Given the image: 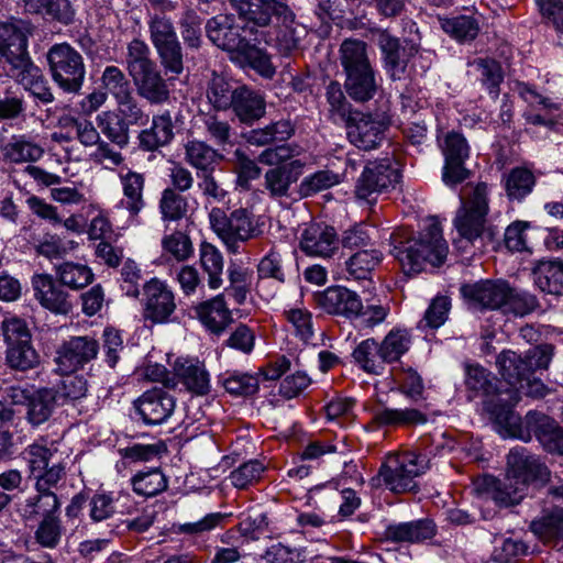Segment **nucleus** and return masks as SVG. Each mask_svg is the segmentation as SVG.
<instances>
[{
  "instance_id": "nucleus-61",
  "label": "nucleus",
  "mask_w": 563,
  "mask_h": 563,
  "mask_svg": "<svg viewBox=\"0 0 563 563\" xmlns=\"http://www.w3.org/2000/svg\"><path fill=\"white\" fill-rule=\"evenodd\" d=\"M150 38L155 48L178 41L170 19L161 13H150Z\"/></svg>"
},
{
  "instance_id": "nucleus-36",
  "label": "nucleus",
  "mask_w": 563,
  "mask_h": 563,
  "mask_svg": "<svg viewBox=\"0 0 563 563\" xmlns=\"http://www.w3.org/2000/svg\"><path fill=\"white\" fill-rule=\"evenodd\" d=\"M184 150L186 162L197 170V175L214 172L216 166L223 157L211 145L199 140L188 141L184 145Z\"/></svg>"
},
{
  "instance_id": "nucleus-34",
  "label": "nucleus",
  "mask_w": 563,
  "mask_h": 563,
  "mask_svg": "<svg viewBox=\"0 0 563 563\" xmlns=\"http://www.w3.org/2000/svg\"><path fill=\"white\" fill-rule=\"evenodd\" d=\"M2 156L11 163H33L44 155V148L29 135H12L1 147Z\"/></svg>"
},
{
  "instance_id": "nucleus-16",
  "label": "nucleus",
  "mask_w": 563,
  "mask_h": 563,
  "mask_svg": "<svg viewBox=\"0 0 563 563\" xmlns=\"http://www.w3.org/2000/svg\"><path fill=\"white\" fill-rule=\"evenodd\" d=\"M456 212L454 227L459 234L468 242H473L483 234L485 218L488 212L487 186L478 184L468 202L463 199Z\"/></svg>"
},
{
  "instance_id": "nucleus-49",
  "label": "nucleus",
  "mask_w": 563,
  "mask_h": 563,
  "mask_svg": "<svg viewBox=\"0 0 563 563\" xmlns=\"http://www.w3.org/2000/svg\"><path fill=\"white\" fill-rule=\"evenodd\" d=\"M325 99L329 106V118L334 123H345L353 111L357 110L346 100L340 82L330 81L325 88Z\"/></svg>"
},
{
  "instance_id": "nucleus-23",
  "label": "nucleus",
  "mask_w": 563,
  "mask_h": 563,
  "mask_svg": "<svg viewBox=\"0 0 563 563\" xmlns=\"http://www.w3.org/2000/svg\"><path fill=\"white\" fill-rule=\"evenodd\" d=\"M34 296L42 307L58 314H67L73 305L69 295L49 274H36L32 277Z\"/></svg>"
},
{
  "instance_id": "nucleus-15",
  "label": "nucleus",
  "mask_w": 563,
  "mask_h": 563,
  "mask_svg": "<svg viewBox=\"0 0 563 563\" xmlns=\"http://www.w3.org/2000/svg\"><path fill=\"white\" fill-rule=\"evenodd\" d=\"M439 146L444 156V184L452 187L466 180L471 173L464 164L470 157L471 148L465 136L460 132L449 131L439 139Z\"/></svg>"
},
{
  "instance_id": "nucleus-60",
  "label": "nucleus",
  "mask_w": 563,
  "mask_h": 563,
  "mask_svg": "<svg viewBox=\"0 0 563 563\" xmlns=\"http://www.w3.org/2000/svg\"><path fill=\"white\" fill-rule=\"evenodd\" d=\"M5 361L9 367L13 369L27 371L38 365L40 356L33 347L32 341H30L29 343L8 346Z\"/></svg>"
},
{
  "instance_id": "nucleus-55",
  "label": "nucleus",
  "mask_w": 563,
  "mask_h": 563,
  "mask_svg": "<svg viewBox=\"0 0 563 563\" xmlns=\"http://www.w3.org/2000/svg\"><path fill=\"white\" fill-rule=\"evenodd\" d=\"M156 63L151 57L150 46L141 38H133L126 45L125 66L130 76L147 69Z\"/></svg>"
},
{
  "instance_id": "nucleus-39",
  "label": "nucleus",
  "mask_w": 563,
  "mask_h": 563,
  "mask_svg": "<svg viewBox=\"0 0 563 563\" xmlns=\"http://www.w3.org/2000/svg\"><path fill=\"white\" fill-rule=\"evenodd\" d=\"M373 421L379 427H412L424 424L428 418L416 408H383L375 411Z\"/></svg>"
},
{
  "instance_id": "nucleus-3",
  "label": "nucleus",
  "mask_w": 563,
  "mask_h": 563,
  "mask_svg": "<svg viewBox=\"0 0 563 563\" xmlns=\"http://www.w3.org/2000/svg\"><path fill=\"white\" fill-rule=\"evenodd\" d=\"M339 55L347 96L358 103L373 99L379 89V80L369 59L367 44L361 40L345 38L340 45Z\"/></svg>"
},
{
  "instance_id": "nucleus-21",
  "label": "nucleus",
  "mask_w": 563,
  "mask_h": 563,
  "mask_svg": "<svg viewBox=\"0 0 563 563\" xmlns=\"http://www.w3.org/2000/svg\"><path fill=\"white\" fill-rule=\"evenodd\" d=\"M507 474L515 482L523 484L526 489L529 483L545 482L550 476L548 467L523 448L512 449L507 456Z\"/></svg>"
},
{
  "instance_id": "nucleus-59",
  "label": "nucleus",
  "mask_w": 563,
  "mask_h": 563,
  "mask_svg": "<svg viewBox=\"0 0 563 563\" xmlns=\"http://www.w3.org/2000/svg\"><path fill=\"white\" fill-rule=\"evenodd\" d=\"M54 455L55 451L38 442L27 445L21 452V457L29 468V476L32 478L53 462Z\"/></svg>"
},
{
  "instance_id": "nucleus-19",
  "label": "nucleus",
  "mask_w": 563,
  "mask_h": 563,
  "mask_svg": "<svg viewBox=\"0 0 563 563\" xmlns=\"http://www.w3.org/2000/svg\"><path fill=\"white\" fill-rule=\"evenodd\" d=\"M133 406L144 424L161 426L174 413L176 399L164 387H154L135 399Z\"/></svg>"
},
{
  "instance_id": "nucleus-62",
  "label": "nucleus",
  "mask_w": 563,
  "mask_h": 563,
  "mask_svg": "<svg viewBox=\"0 0 563 563\" xmlns=\"http://www.w3.org/2000/svg\"><path fill=\"white\" fill-rule=\"evenodd\" d=\"M442 30L456 41H471L478 34L477 21L472 16L459 15L441 20Z\"/></svg>"
},
{
  "instance_id": "nucleus-48",
  "label": "nucleus",
  "mask_w": 563,
  "mask_h": 563,
  "mask_svg": "<svg viewBox=\"0 0 563 563\" xmlns=\"http://www.w3.org/2000/svg\"><path fill=\"white\" fill-rule=\"evenodd\" d=\"M383 258L382 252L375 249L361 250L345 262L349 276L355 280L369 279L374 268Z\"/></svg>"
},
{
  "instance_id": "nucleus-26",
  "label": "nucleus",
  "mask_w": 563,
  "mask_h": 563,
  "mask_svg": "<svg viewBox=\"0 0 563 563\" xmlns=\"http://www.w3.org/2000/svg\"><path fill=\"white\" fill-rule=\"evenodd\" d=\"M174 375L194 395L205 396L210 391V375L197 358H178L174 364Z\"/></svg>"
},
{
  "instance_id": "nucleus-24",
  "label": "nucleus",
  "mask_w": 563,
  "mask_h": 563,
  "mask_svg": "<svg viewBox=\"0 0 563 563\" xmlns=\"http://www.w3.org/2000/svg\"><path fill=\"white\" fill-rule=\"evenodd\" d=\"M179 118V113L173 117L169 110L153 115L151 126L142 130L137 136L140 148L155 152L168 145L174 140V124L178 122Z\"/></svg>"
},
{
  "instance_id": "nucleus-47",
  "label": "nucleus",
  "mask_w": 563,
  "mask_h": 563,
  "mask_svg": "<svg viewBox=\"0 0 563 563\" xmlns=\"http://www.w3.org/2000/svg\"><path fill=\"white\" fill-rule=\"evenodd\" d=\"M239 85H233L222 76H213L208 82L206 97L216 111L230 110Z\"/></svg>"
},
{
  "instance_id": "nucleus-4",
  "label": "nucleus",
  "mask_w": 563,
  "mask_h": 563,
  "mask_svg": "<svg viewBox=\"0 0 563 563\" xmlns=\"http://www.w3.org/2000/svg\"><path fill=\"white\" fill-rule=\"evenodd\" d=\"M498 433L528 442L532 435L549 452L563 454V429L551 417L529 411L522 420L514 410L500 416Z\"/></svg>"
},
{
  "instance_id": "nucleus-13",
  "label": "nucleus",
  "mask_w": 563,
  "mask_h": 563,
  "mask_svg": "<svg viewBox=\"0 0 563 563\" xmlns=\"http://www.w3.org/2000/svg\"><path fill=\"white\" fill-rule=\"evenodd\" d=\"M31 33V24L22 20L0 23V54L10 65L9 74L30 67L27 37Z\"/></svg>"
},
{
  "instance_id": "nucleus-33",
  "label": "nucleus",
  "mask_w": 563,
  "mask_h": 563,
  "mask_svg": "<svg viewBox=\"0 0 563 563\" xmlns=\"http://www.w3.org/2000/svg\"><path fill=\"white\" fill-rule=\"evenodd\" d=\"M302 167L301 161L294 159L288 164L268 169L264 176L265 189L274 198L287 196L290 185L298 180Z\"/></svg>"
},
{
  "instance_id": "nucleus-29",
  "label": "nucleus",
  "mask_w": 563,
  "mask_h": 563,
  "mask_svg": "<svg viewBox=\"0 0 563 563\" xmlns=\"http://www.w3.org/2000/svg\"><path fill=\"white\" fill-rule=\"evenodd\" d=\"M119 180L122 188L123 198L119 206L125 209L131 221H136L140 212L145 208L143 191L145 187V176L141 173L128 169L119 174Z\"/></svg>"
},
{
  "instance_id": "nucleus-2",
  "label": "nucleus",
  "mask_w": 563,
  "mask_h": 563,
  "mask_svg": "<svg viewBox=\"0 0 563 563\" xmlns=\"http://www.w3.org/2000/svg\"><path fill=\"white\" fill-rule=\"evenodd\" d=\"M206 33L214 45L239 54L261 75L272 77L275 74L269 55L261 47L262 43L254 41V34H246L245 25L235 24L232 15L219 14L211 18L206 24Z\"/></svg>"
},
{
  "instance_id": "nucleus-8",
  "label": "nucleus",
  "mask_w": 563,
  "mask_h": 563,
  "mask_svg": "<svg viewBox=\"0 0 563 563\" xmlns=\"http://www.w3.org/2000/svg\"><path fill=\"white\" fill-rule=\"evenodd\" d=\"M46 57L56 85L67 93H78L86 77L81 54L68 43H58L49 47Z\"/></svg>"
},
{
  "instance_id": "nucleus-17",
  "label": "nucleus",
  "mask_w": 563,
  "mask_h": 563,
  "mask_svg": "<svg viewBox=\"0 0 563 563\" xmlns=\"http://www.w3.org/2000/svg\"><path fill=\"white\" fill-rule=\"evenodd\" d=\"M99 350V342L93 336H70L56 351L58 371L66 374L84 368L97 357Z\"/></svg>"
},
{
  "instance_id": "nucleus-54",
  "label": "nucleus",
  "mask_w": 563,
  "mask_h": 563,
  "mask_svg": "<svg viewBox=\"0 0 563 563\" xmlns=\"http://www.w3.org/2000/svg\"><path fill=\"white\" fill-rule=\"evenodd\" d=\"M386 364L400 360L411 346V335L406 329H393L379 343Z\"/></svg>"
},
{
  "instance_id": "nucleus-57",
  "label": "nucleus",
  "mask_w": 563,
  "mask_h": 563,
  "mask_svg": "<svg viewBox=\"0 0 563 563\" xmlns=\"http://www.w3.org/2000/svg\"><path fill=\"white\" fill-rule=\"evenodd\" d=\"M481 75V81L493 98L499 95V86L504 80L500 64L492 58H477L472 64Z\"/></svg>"
},
{
  "instance_id": "nucleus-42",
  "label": "nucleus",
  "mask_w": 563,
  "mask_h": 563,
  "mask_svg": "<svg viewBox=\"0 0 563 563\" xmlns=\"http://www.w3.org/2000/svg\"><path fill=\"white\" fill-rule=\"evenodd\" d=\"M352 356L355 363L366 373L380 375L386 365L380 344L375 339H366L358 343Z\"/></svg>"
},
{
  "instance_id": "nucleus-11",
  "label": "nucleus",
  "mask_w": 563,
  "mask_h": 563,
  "mask_svg": "<svg viewBox=\"0 0 563 563\" xmlns=\"http://www.w3.org/2000/svg\"><path fill=\"white\" fill-rule=\"evenodd\" d=\"M209 222L212 231L231 253H238L241 242L256 235L251 213L244 208L236 209L228 216L223 209L213 207L209 212Z\"/></svg>"
},
{
  "instance_id": "nucleus-51",
  "label": "nucleus",
  "mask_w": 563,
  "mask_h": 563,
  "mask_svg": "<svg viewBox=\"0 0 563 563\" xmlns=\"http://www.w3.org/2000/svg\"><path fill=\"white\" fill-rule=\"evenodd\" d=\"M539 308L538 298L521 289L512 288L510 285L507 289L501 312L512 314L515 317H525Z\"/></svg>"
},
{
  "instance_id": "nucleus-9",
  "label": "nucleus",
  "mask_w": 563,
  "mask_h": 563,
  "mask_svg": "<svg viewBox=\"0 0 563 563\" xmlns=\"http://www.w3.org/2000/svg\"><path fill=\"white\" fill-rule=\"evenodd\" d=\"M391 124L390 115L380 110L353 111L344 123L347 139L360 150L371 151L380 146Z\"/></svg>"
},
{
  "instance_id": "nucleus-27",
  "label": "nucleus",
  "mask_w": 563,
  "mask_h": 563,
  "mask_svg": "<svg viewBox=\"0 0 563 563\" xmlns=\"http://www.w3.org/2000/svg\"><path fill=\"white\" fill-rule=\"evenodd\" d=\"M230 110L241 123L252 125L265 115L266 100L260 91L240 85Z\"/></svg>"
},
{
  "instance_id": "nucleus-46",
  "label": "nucleus",
  "mask_w": 563,
  "mask_h": 563,
  "mask_svg": "<svg viewBox=\"0 0 563 563\" xmlns=\"http://www.w3.org/2000/svg\"><path fill=\"white\" fill-rule=\"evenodd\" d=\"M486 482L492 487L490 495L494 501L504 507L519 504L527 490L523 484L515 482L508 474L503 481L489 477Z\"/></svg>"
},
{
  "instance_id": "nucleus-37",
  "label": "nucleus",
  "mask_w": 563,
  "mask_h": 563,
  "mask_svg": "<svg viewBox=\"0 0 563 563\" xmlns=\"http://www.w3.org/2000/svg\"><path fill=\"white\" fill-rule=\"evenodd\" d=\"M9 76L24 86L38 102L47 104L54 101V95L47 80L33 62H30V67H25V70L21 68L9 74Z\"/></svg>"
},
{
  "instance_id": "nucleus-22",
  "label": "nucleus",
  "mask_w": 563,
  "mask_h": 563,
  "mask_svg": "<svg viewBox=\"0 0 563 563\" xmlns=\"http://www.w3.org/2000/svg\"><path fill=\"white\" fill-rule=\"evenodd\" d=\"M335 229L323 222L310 223L301 233L300 249L309 256L331 257L339 250Z\"/></svg>"
},
{
  "instance_id": "nucleus-6",
  "label": "nucleus",
  "mask_w": 563,
  "mask_h": 563,
  "mask_svg": "<svg viewBox=\"0 0 563 563\" xmlns=\"http://www.w3.org/2000/svg\"><path fill=\"white\" fill-rule=\"evenodd\" d=\"M554 346L552 344L537 345L525 353V356L511 350L503 351L496 360L497 369L503 379L509 385L506 389L523 386L527 377L537 369H547L552 361Z\"/></svg>"
},
{
  "instance_id": "nucleus-20",
  "label": "nucleus",
  "mask_w": 563,
  "mask_h": 563,
  "mask_svg": "<svg viewBox=\"0 0 563 563\" xmlns=\"http://www.w3.org/2000/svg\"><path fill=\"white\" fill-rule=\"evenodd\" d=\"M508 286L509 284L504 280H483L472 285H463L461 294L473 309L501 311Z\"/></svg>"
},
{
  "instance_id": "nucleus-44",
  "label": "nucleus",
  "mask_w": 563,
  "mask_h": 563,
  "mask_svg": "<svg viewBox=\"0 0 563 563\" xmlns=\"http://www.w3.org/2000/svg\"><path fill=\"white\" fill-rule=\"evenodd\" d=\"M130 482L133 492L145 498L157 496L168 487L167 477L157 467L137 472Z\"/></svg>"
},
{
  "instance_id": "nucleus-32",
  "label": "nucleus",
  "mask_w": 563,
  "mask_h": 563,
  "mask_svg": "<svg viewBox=\"0 0 563 563\" xmlns=\"http://www.w3.org/2000/svg\"><path fill=\"white\" fill-rule=\"evenodd\" d=\"M530 529L543 543L556 545L563 542V507L543 510L531 521Z\"/></svg>"
},
{
  "instance_id": "nucleus-1",
  "label": "nucleus",
  "mask_w": 563,
  "mask_h": 563,
  "mask_svg": "<svg viewBox=\"0 0 563 563\" xmlns=\"http://www.w3.org/2000/svg\"><path fill=\"white\" fill-rule=\"evenodd\" d=\"M390 240L391 254L406 274L419 273L426 264L442 265L449 252L440 223L434 218L426 221L418 235L400 229L390 235Z\"/></svg>"
},
{
  "instance_id": "nucleus-25",
  "label": "nucleus",
  "mask_w": 563,
  "mask_h": 563,
  "mask_svg": "<svg viewBox=\"0 0 563 563\" xmlns=\"http://www.w3.org/2000/svg\"><path fill=\"white\" fill-rule=\"evenodd\" d=\"M317 305L327 313L343 316L350 320L362 308L360 296L345 287H329L316 296Z\"/></svg>"
},
{
  "instance_id": "nucleus-38",
  "label": "nucleus",
  "mask_w": 563,
  "mask_h": 563,
  "mask_svg": "<svg viewBox=\"0 0 563 563\" xmlns=\"http://www.w3.org/2000/svg\"><path fill=\"white\" fill-rule=\"evenodd\" d=\"M290 14L289 21H286L283 16L276 18L279 26L275 38V47L285 56L297 51L301 40L307 34L306 27L296 21V14L291 8Z\"/></svg>"
},
{
  "instance_id": "nucleus-28",
  "label": "nucleus",
  "mask_w": 563,
  "mask_h": 563,
  "mask_svg": "<svg viewBox=\"0 0 563 563\" xmlns=\"http://www.w3.org/2000/svg\"><path fill=\"white\" fill-rule=\"evenodd\" d=\"M137 95L150 104H162L168 101L170 92L157 65L131 76Z\"/></svg>"
},
{
  "instance_id": "nucleus-12",
  "label": "nucleus",
  "mask_w": 563,
  "mask_h": 563,
  "mask_svg": "<svg viewBox=\"0 0 563 563\" xmlns=\"http://www.w3.org/2000/svg\"><path fill=\"white\" fill-rule=\"evenodd\" d=\"M377 46L382 54L383 67L394 81L406 77L411 58L419 55L420 59L427 60L428 57L420 53L419 44L411 40L401 41L386 30L377 33Z\"/></svg>"
},
{
  "instance_id": "nucleus-56",
  "label": "nucleus",
  "mask_w": 563,
  "mask_h": 563,
  "mask_svg": "<svg viewBox=\"0 0 563 563\" xmlns=\"http://www.w3.org/2000/svg\"><path fill=\"white\" fill-rule=\"evenodd\" d=\"M189 203L186 197L175 189L166 188L159 199V211L164 221H178L188 213Z\"/></svg>"
},
{
  "instance_id": "nucleus-18",
  "label": "nucleus",
  "mask_w": 563,
  "mask_h": 563,
  "mask_svg": "<svg viewBox=\"0 0 563 563\" xmlns=\"http://www.w3.org/2000/svg\"><path fill=\"white\" fill-rule=\"evenodd\" d=\"M399 178L400 174L390 159L369 162L357 179L355 195L358 199L371 201L372 196L395 187Z\"/></svg>"
},
{
  "instance_id": "nucleus-35",
  "label": "nucleus",
  "mask_w": 563,
  "mask_h": 563,
  "mask_svg": "<svg viewBox=\"0 0 563 563\" xmlns=\"http://www.w3.org/2000/svg\"><path fill=\"white\" fill-rule=\"evenodd\" d=\"M534 284L543 292L563 296V260L539 261L532 269Z\"/></svg>"
},
{
  "instance_id": "nucleus-14",
  "label": "nucleus",
  "mask_w": 563,
  "mask_h": 563,
  "mask_svg": "<svg viewBox=\"0 0 563 563\" xmlns=\"http://www.w3.org/2000/svg\"><path fill=\"white\" fill-rule=\"evenodd\" d=\"M177 305L175 294L163 280L154 277L143 286L142 317L152 324L173 321Z\"/></svg>"
},
{
  "instance_id": "nucleus-58",
  "label": "nucleus",
  "mask_w": 563,
  "mask_h": 563,
  "mask_svg": "<svg viewBox=\"0 0 563 563\" xmlns=\"http://www.w3.org/2000/svg\"><path fill=\"white\" fill-rule=\"evenodd\" d=\"M536 185V177L527 168L516 167L510 170L506 179V191L510 199L521 200L531 194Z\"/></svg>"
},
{
  "instance_id": "nucleus-30",
  "label": "nucleus",
  "mask_w": 563,
  "mask_h": 563,
  "mask_svg": "<svg viewBox=\"0 0 563 563\" xmlns=\"http://www.w3.org/2000/svg\"><path fill=\"white\" fill-rule=\"evenodd\" d=\"M194 310L199 321L213 333H221L232 321L223 294L198 303Z\"/></svg>"
},
{
  "instance_id": "nucleus-7",
  "label": "nucleus",
  "mask_w": 563,
  "mask_h": 563,
  "mask_svg": "<svg viewBox=\"0 0 563 563\" xmlns=\"http://www.w3.org/2000/svg\"><path fill=\"white\" fill-rule=\"evenodd\" d=\"M430 468V457L415 451L390 456L379 468L376 478L394 493L413 492L418 488L416 478Z\"/></svg>"
},
{
  "instance_id": "nucleus-40",
  "label": "nucleus",
  "mask_w": 563,
  "mask_h": 563,
  "mask_svg": "<svg viewBox=\"0 0 563 563\" xmlns=\"http://www.w3.org/2000/svg\"><path fill=\"white\" fill-rule=\"evenodd\" d=\"M294 132V125L289 120H279L264 128L251 130L244 137L250 145L267 146L273 143L286 142Z\"/></svg>"
},
{
  "instance_id": "nucleus-5",
  "label": "nucleus",
  "mask_w": 563,
  "mask_h": 563,
  "mask_svg": "<svg viewBox=\"0 0 563 563\" xmlns=\"http://www.w3.org/2000/svg\"><path fill=\"white\" fill-rule=\"evenodd\" d=\"M465 385L470 391V398L482 397L484 410L493 420L496 431L499 429V416H506L512 411V407L519 402L518 393L515 389H503L497 386L496 378L483 366H465Z\"/></svg>"
},
{
  "instance_id": "nucleus-41",
  "label": "nucleus",
  "mask_w": 563,
  "mask_h": 563,
  "mask_svg": "<svg viewBox=\"0 0 563 563\" xmlns=\"http://www.w3.org/2000/svg\"><path fill=\"white\" fill-rule=\"evenodd\" d=\"M100 132L120 150L130 143V126L115 111H103L96 118Z\"/></svg>"
},
{
  "instance_id": "nucleus-52",
  "label": "nucleus",
  "mask_w": 563,
  "mask_h": 563,
  "mask_svg": "<svg viewBox=\"0 0 563 563\" xmlns=\"http://www.w3.org/2000/svg\"><path fill=\"white\" fill-rule=\"evenodd\" d=\"M26 102L19 89L7 88L0 91V121L18 122L25 120Z\"/></svg>"
},
{
  "instance_id": "nucleus-53",
  "label": "nucleus",
  "mask_w": 563,
  "mask_h": 563,
  "mask_svg": "<svg viewBox=\"0 0 563 563\" xmlns=\"http://www.w3.org/2000/svg\"><path fill=\"white\" fill-rule=\"evenodd\" d=\"M60 507L57 495L53 492L36 490V495L25 499L24 516L26 518H35L42 516H56Z\"/></svg>"
},
{
  "instance_id": "nucleus-43",
  "label": "nucleus",
  "mask_w": 563,
  "mask_h": 563,
  "mask_svg": "<svg viewBox=\"0 0 563 563\" xmlns=\"http://www.w3.org/2000/svg\"><path fill=\"white\" fill-rule=\"evenodd\" d=\"M199 261L203 272L208 276V286L210 289H219L222 284V273L224 260L220 250L213 244L203 241L199 245Z\"/></svg>"
},
{
  "instance_id": "nucleus-45",
  "label": "nucleus",
  "mask_w": 563,
  "mask_h": 563,
  "mask_svg": "<svg viewBox=\"0 0 563 563\" xmlns=\"http://www.w3.org/2000/svg\"><path fill=\"white\" fill-rule=\"evenodd\" d=\"M57 395L53 389L42 388L35 390L26 407V420L37 427L46 422L54 409Z\"/></svg>"
},
{
  "instance_id": "nucleus-10",
  "label": "nucleus",
  "mask_w": 563,
  "mask_h": 563,
  "mask_svg": "<svg viewBox=\"0 0 563 563\" xmlns=\"http://www.w3.org/2000/svg\"><path fill=\"white\" fill-rule=\"evenodd\" d=\"M234 10L244 22L246 34H254V41L262 44H269L266 27L273 16H283L286 21L291 16L290 7L284 0H246Z\"/></svg>"
},
{
  "instance_id": "nucleus-50",
  "label": "nucleus",
  "mask_w": 563,
  "mask_h": 563,
  "mask_svg": "<svg viewBox=\"0 0 563 563\" xmlns=\"http://www.w3.org/2000/svg\"><path fill=\"white\" fill-rule=\"evenodd\" d=\"M55 271L60 284L71 289H81L93 280L92 271L85 264L64 262Z\"/></svg>"
},
{
  "instance_id": "nucleus-64",
  "label": "nucleus",
  "mask_w": 563,
  "mask_h": 563,
  "mask_svg": "<svg viewBox=\"0 0 563 563\" xmlns=\"http://www.w3.org/2000/svg\"><path fill=\"white\" fill-rule=\"evenodd\" d=\"M165 450L164 443L157 441L150 444L134 443L125 448H120L118 453L122 460L129 463H145L161 456Z\"/></svg>"
},
{
  "instance_id": "nucleus-31",
  "label": "nucleus",
  "mask_w": 563,
  "mask_h": 563,
  "mask_svg": "<svg viewBox=\"0 0 563 563\" xmlns=\"http://www.w3.org/2000/svg\"><path fill=\"white\" fill-rule=\"evenodd\" d=\"M435 534V525L428 519L388 525L385 539L393 542L418 543L431 539Z\"/></svg>"
},
{
  "instance_id": "nucleus-63",
  "label": "nucleus",
  "mask_w": 563,
  "mask_h": 563,
  "mask_svg": "<svg viewBox=\"0 0 563 563\" xmlns=\"http://www.w3.org/2000/svg\"><path fill=\"white\" fill-rule=\"evenodd\" d=\"M64 533V528L58 516H48L42 518L34 532V539L37 544L46 549H55Z\"/></svg>"
}]
</instances>
